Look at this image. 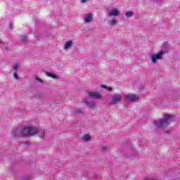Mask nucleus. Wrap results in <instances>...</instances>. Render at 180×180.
<instances>
[{
    "mask_svg": "<svg viewBox=\"0 0 180 180\" xmlns=\"http://www.w3.org/2000/svg\"><path fill=\"white\" fill-rule=\"evenodd\" d=\"M163 47L164 49L166 50L167 49H168V42H164L163 43Z\"/></svg>",
    "mask_w": 180,
    "mask_h": 180,
    "instance_id": "nucleus-23",
    "label": "nucleus"
},
{
    "mask_svg": "<svg viewBox=\"0 0 180 180\" xmlns=\"http://www.w3.org/2000/svg\"><path fill=\"white\" fill-rule=\"evenodd\" d=\"M87 94L89 98H92L93 99H101L102 98V95L96 91H88Z\"/></svg>",
    "mask_w": 180,
    "mask_h": 180,
    "instance_id": "nucleus-6",
    "label": "nucleus"
},
{
    "mask_svg": "<svg viewBox=\"0 0 180 180\" xmlns=\"http://www.w3.org/2000/svg\"><path fill=\"white\" fill-rule=\"evenodd\" d=\"M118 15L119 10L117 8H112L108 13L107 16H118Z\"/></svg>",
    "mask_w": 180,
    "mask_h": 180,
    "instance_id": "nucleus-8",
    "label": "nucleus"
},
{
    "mask_svg": "<svg viewBox=\"0 0 180 180\" xmlns=\"http://www.w3.org/2000/svg\"><path fill=\"white\" fill-rule=\"evenodd\" d=\"M36 128L33 127H25L21 129L19 127L15 128L11 134L13 137H29V136H33L36 133Z\"/></svg>",
    "mask_w": 180,
    "mask_h": 180,
    "instance_id": "nucleus-1",
    "label": "nucleus"
},
{
    "mask_svg": "<svg viewBox=\"0 0 180 180\" xmlns=\"http://www.w3.org/2000/svg\"><path fill=\"white\" fill-rule=\"evenodd\" d=\"M93 16H94V14H92V13L86 14V16L84 17V23H89L92 22Z\"/></svg>",
    "mask_w": 180,
    "mask_h": 180,
    "instance_id": "nucleus-10",
    "label": "nucleus"
},
{
    "mask_svg": "<svg viewBox=\"0 0 180 180\" xmlns=\"http://www.w3.org/2000/svg\"><path fill=\"white\" fill-rule=\"evenodd\" d=\"M139 99H140V94H128L124 96V101H126V102H136V101H139Z\"/></svg>",
    "mask_w": 180,
    "mask_h": 180,
    "instance_id": "nucleus-4",
    "label": "nucleus"
},
{
    "mask_svg": "<svg viewBox=\"0 0 180 180\" xmlns=\"http://www.w3.org/2000/svg\"><path fill=\"white\" fill-rule=\"evenodd\" d=\"M101 151H109L110 148L107 146H103L101 147Z\"/></svg>",
    "mask_w": 180,
    "mask_h": 180,
    "instance_id": "nucleus-17",
    "label": "nucleus"
},
{
    "mask_svg": "<svg viewBox=\"0 0 180 180\" xmlns=\"http://www.w3.org/2000/svg\"><path fill=\"white\" fill-rule=\"evenodd\" d=\"M36 130H37V131L34 133V134H36V133H37L39 134V137H41V139L44 138V136L47 134V130H46V129L37 130V129H36Z\"/></svg>",
    "mask_w": 180,
    "mask_h": 180,
    "instance_id": "nucleus-9",
    "label": "nucleus"
},
{
    "mask_svg": "<svg viewBox=\"0 0 180 180\" xmlns=\"http://www.w3.org/2000/svg\"><path fill=\"white\" fill-rule=\"evenodd\" d=\"M125 16L127 18H131V16H134V13L133 11H127L125 13Z\"/></svg>",
    "mask_w": 180,
    "mask_h": 180,
    "instance_id": "nucleus-14",
    "label": "nucleus"
},
{
    "mask_svg": "<svg viewBox=\"0 0 180 180\" xmlns=\"http://www.w3.org/2000/svg\"><path fill=\"white\" fill-rule=\"evenodd\" d=\"M84 105H86V106L89 109H95V108H96V103H95V101L84 100Z\"/></svg>",
    "mask_w": 180,
    "mask_h": 180,
    "instance_id": "nucleus-7",
    "label": "nucleus"
},
{
    "mask_svg": "<svg viewBox=\"0 0 180 180\" xmlns=\"http://www.w3.org/2000/svg\"><path fill=\"white\" fill-rule=\"evenodd\" d=\"M25 146H30V141H25Z\"/></svg>",
    "mask_w": 180,
    "mask_h": 180,
    "instance_id": "nucleus-25",
    "label": "nucleus"
},
{
    "mask_svg": "<svg viewBox=\"0 0 180 180\" xmlns=\"http://www.w3.org/2000/svg\"><path fill=\"white\" fill-rule=\"evenodd\" d=\"M13 77H14L15 79H19V75H18V72H14Z\"/></svg>",
    "mask_w": 180,
    "mask_h": 180,
    "instance_id": "nucleus-22",
    "label": "nucleus"
},
{
    "mask_svg": "<svg viewBox=\"0 0 180 180\" xmlns=\"http://www.w3.org/2000/svg\"><path fill=\"white\" fill-rule=\"evenodd\" d=\"M119 102H122V96L119 94H115L113 95L110 103L112 105H117Z\"/></svg>",
    "mask_w": 180,
    "mask_h": 180,
    "instance_id": "nucleus-5",
    "label": "nucleus"
},
{
    "mask_svg": "<svg viewBox=\"0 0 180 180\" xmlns=\"http://www.w3.org/2000/svg\"><path fill=\"white\" fill-rule=\"evenodd\" d=\"M22 180H32L31 176H25L22 178Z\"/></svg>",
    "mask_w": 180,
    "mask_h": 180,
    "instance_id": "nucleus-21",
    "label": "nucleus"
},
{
    "mask_svg": "<svg viewBox=\"0 0 180 180\" xmlns=\"http://www.w3.org/2000/svg\"><path fill=\"white\" fill-rule=\"evenodd\" d=\"M167 51L165 50L160 51L158 53H155L150 56V60L153 64H155L158 60H162V56L165 54Z\"/></svg>",
    "mask_w": 180,
    "mask_h": 180,
    "instance_id": "nucleus-3",
    "label": "nucleus"
},
{
    "mask_svg": "<svg viewBox=\"0 0 180 180\" xmlns=\"http://www.w3.org/2000/svg\"><path fill=\"white\" fill-rule=\"evenodd\" d=\"M20 40L22 43H26V40H27V36L25 35V36L20 37Z\"/></svg>",
    "mask_w": 180,
    "mask_h": 180,
    "instance_id": "nucleus-18",
    "label": "nucleus"
},
{
    "mask_svg": "<svg viewBox=\"0 0 180 180\" xmlns=\"http://www.w3.org/2000/svg\"><path fill=\"white\" fill-rule=\"evenodd\" d=\"M153 1H154V2H157L158 0H153Z\"/></svg>",
    "mask_w": 180,
    "mask_h": 180,
    "instance_id": "nucleus-29",
    "label": "nucleus"
},
{
    "mask_svg": "<svg viewBox=\"0 0 180 180\" xmlns=\"http://www.w3.org/2000/svg\"><path fill=\"white\" fill-rule=\"evenodd\" d=\"M110 25L111 26H115V25H117V20H111V21L110 22Z\"/></svg>",
    "mask_w": 180,
    "mask_h": 180,
    "instance_id": "nucleus-19",
    "label": "nucleus"
},
{
    "mask_svg": "<svg viewBox=\"0 0 180 180\" xmlns=\"http://www.w3.org/2000/svg\"><path fill=\"white\" fill-rule=\"evenodd\" d=\"M88 0H81V2H82V4H85V2H87Z\"/></svg>",
    "mask_w": 180,
    "mask_h": 180,
    "instance_id": "nucleus-27",
    "label": "nucleus"
},
{
    "mask_svg": "<svg viewBox=\"0 0 180 180\" xmlns=\"http://www.w3.org/2000/svg\"><path fill=\"white\" fill-rule=\"evenodd\" d=\"M133 155H135V156H136V155H139V152L134 151Z\"/></svg>",
    "mask_w": 180,
    "mask_h": 180,
    "instance_id": "nucleus-26",
    "label": "nucleus"
},
{
    "mask_svg": "<svg viewBox=\"0 0 180 180\" xmlns=\"http://www.w3.org/2000/svg\"><path fill=\"white\" fill-rule=\"evenodd\" d=\"M70 47H72V41L71 40L65 42L64 45V50H68Z\"/></svg>",
    "mask_w": 180,
    "mask_h": 180,
    "instance_id": "nucleus-12",
    "label": "nucleus"
},
{
    "mask_svg": "<svg viewBox=\"0 0 180 180\" xmlns=\"http://www.w3.org/2000/svg\"><path fill=\"white\" fill-rule=\"evenodd\" d=\"M82 139L84 140V141H89L91 140V136L86 134L82 138Z\"/></svg>",
    "mask_w": 180,
    "mask_h": 180,
    "instance_id": "nucleus-15",
    "label": "nucleus"
},
{
    "mask_svg": "<svg viewBox=\"0 0 180 180\" xmlns=\"http://www.w3.org/2000/svg\"><path fill=\"white\" fill-rule=\"evenodd\" d=\"M73 112L75 113V115H85V112H84L80 108H75L73 110Z\"/></svg>",
    "mask_w": 180,
    "mask_h": 180,
    "instance_id": "nucleus-13",
    "label": "nucleus"
},
{
    "mask_svg": "<svg viewBox=\"0 0 180 180\" xmlns=\"http://www.w3.org/2000/svg\"><path fill=\"white\" fill-rule=\"evenodd\" d=\"M173 117L174 115H165L162 120L153 121V126H155L157 129H165L169 124V122L172 120Z\"/></svg>",
    "mask_w": 180,
    "mask_h": 180,
    "instance_id": "nucleus-2",
    "label": "nucleus"
},
{
    "mask_svg": "<svg viewBox=\"0 0 180 180\" xmlns=\"http://www.w3.org/2000/svg\"><path fill=\"white\" fill-rule=\"evenodd\" d=\"M0 44H3V42L1 41H0Z\"/></svg>",
    "mask_w": 180,
    "mask_h": 180,
    "instance_id": "nucleus-28",
    "label": "nucleus"
},
{
    "mask_svg": "<svg viewBox=\"0 0 180 180\" xmlns=\"http://www.w3.org/2000/svg\"><path fill=\"white\" fill-rule=\"evenodd\" d=\"M35 81H38V82H41V84H43V82H44L41 79H40V77H35L34 78Z\"/></svg>",
    "mask_w": 180,
    "mask_h": 180,
    "instance_id": "nucleus-20",
    "label": "nucleus"
},
{
    "mask_svg": "<svg viewBox=\"0 0 180 180\" xmlns=\"http://www.w3.org/2000/svg\"><path fill=\"white\" fill-rule=\"evenodd\" d=\"M19 68V64H16L13 67V69L16 70Z\"/></svg>",
    "mask_w": 180,
    "mask_h": 180,
    "instance_id": "nucleus-24",
    "label": "nucleus"
},
{
    "mask_svg": "<svg viewBox=\"0 0 180 180\" xmlns=\"http://www.w3.org/2000/svg\"><path fill=\"white\" fill-rule=\"evenodd\" d=\"M101 88H103L104 89H106V91H108V92L112 91V87H108V86L104 85V84L101 85Z\"/></svg>",
    "mask_w": 180,
    "mask_h": 180,
    "instance_id": "nucleus-16",
    "label": "nucleus"
},
{
    "mask_svg": "<svg viewBox=\"0 0 180 180\" xmlns=\"http://www.w3.org/2000/svg\"><path fill=\"white\" fill-rule=\"evenodd\" d=\"M46 75L47 77H50L51 78H53V79H58V76H57V75H55L52 72H46Z\"/></svg>",
    "mask_w": 180,
    "mask_h": 180,
    "instance_id": "nucleus-11",
    "label": "nucleus"
}]
</instances>
